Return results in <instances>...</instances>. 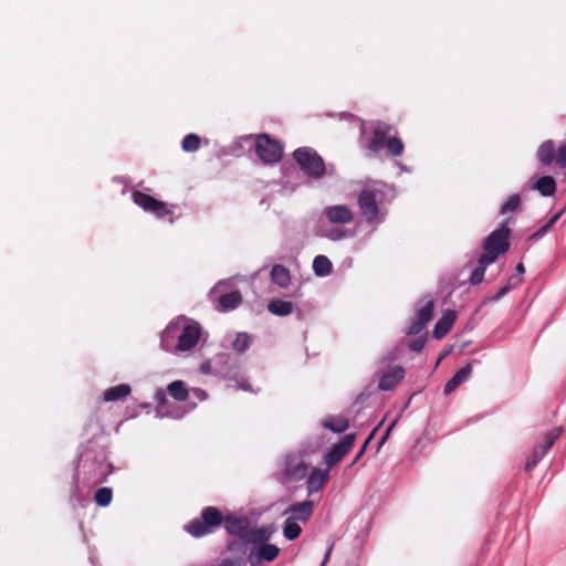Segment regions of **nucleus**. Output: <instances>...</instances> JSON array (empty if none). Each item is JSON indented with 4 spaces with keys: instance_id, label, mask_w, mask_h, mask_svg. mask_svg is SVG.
Listing matches in <instances>:
<instances>
[{
    "instance_id": "2f4dec72",
    "label": "nucleus",
    "mask_w": 566,
    "mask_h": 566,
    "mask_svg": "<svg viewBox=\"0 0 566 566\" xmlns=\"http://www.w3.org/2000/svg\"><path fill=\"white\" fill-rule=\"evenodd\" d=\"M323 237H325L332 241H339V240L353 237V232L349 230L339 228V227H334V228L324 230Z\"/></svg>"
},
{
    "instance_id": "3c124183",
    "label": "nucleus",
    "mask_w": 566,
    "mask_h": 566,
    "mask_svg": "<svg viewBox=\"0 0 566 566\" xmlns=\"http://www.w3.org/2000/svg\"><path fill=\"white\" fill-rule=\"evenodd\" d=\"M373 437H374V432H371V433H370V436L366 439V441H365V443L363 444V447H361L360 451L358 452V454H357V457H356L355 461H356L358 458H360V457H361V454L364 453V451H365V449H366V447H367L368 442L373 439Z\"/></svg>"
},
{
    "instance_id": "473e14b6",
    "label": "nucleus",
    "mask_w": 566,
    "mask_h": 566,
    "mask_svg": "<svg viewBox=\"0 0 566 566\" xmlns=\"http://www.w3.org/2000/svg\"><path fill=\"white\" fill-rule=\"evenodd\" d=\"M433 316V301L428 300L417 311L416 318L428 324Z\"/></svg>"
},
{
    "instance_id": "4be33fe9",
    "label": "nucleus",
    "mask_w": 566,
    "mask_h": 566,
    "mask_svg": "<svg viewBox=\"0 0 566 566\" xmlns=\"http://www.w3.org/2000/svg\"><path fill=\"white\" fill-rule=\"evenodd\" d=\"M531 188L543 197H551L556 192V181L552 176H542Z\"/></svg>"
},
{
    "instance_id": "ddd939ff",
    "label": "nucleus",
    "mask_w": 566,
    "mask_h": 566,
    "mask_svg": "<svg viewBox=\"0 0 566 566\" xmlns=\"http://www.w3.org/2000/svg\"><path fill=\"white\" fill-rule=\"evenodd\" d=\"M323 214L333 224H347L354 220L353 211L343 205L328 206Z\"/></svg>"
},
{
    "instance_id": "de8ad7c7",
    "label": "nucleus",
    "mask_w": 566,
    "mask_h": 566,
    "mask_svg": "<svg viewBox=\"0 0 566 566\" xmlns=\"http://www.w3.org/2000/svg\"><path fill=\"white\" fill-rule=\"evenodd\" d=\"M511 291V286H503L501 287L497 293L495 294L494 296V300H500L501 297H503L504 295H506L509 292Z\"/></svg>"
},
{
    "instance_id": "4c0bfd02",
    "label": "nucleus",
    "mask_w": 566,
    "mask_h": 566,
    "mask_svg": "<svg viewBox=\"0 0 566 566\" xmlns=\"http://www.w3.org/2000/svg\"><path fill=\"white\" fill-rule=\"evenodd\" d=\"M249 344H250L249 334L238 333L232 346L235 352L243 353L248 349Z\"/></svg>"
},
{
    "instance_id": "f257e3e1",
    "label": "nucleus",
    "mask_w": 566,
    "mask_h": 566,
    "mask_svg": "<svg viewBox=\"0 0 566 566\" xmlns=\"http://www.w3.org/2000/svg\"><path fill=\"white\" fill-rule=\"evenodd\" d=\"M386 185L373 182L363 188L358 196V207L367 223L378 226L385 220V213L380 210L386 196Z\"/></svg>"
},
{
    "instance_id": "b1692460",
    "label": "nucleus",
    "mask_w": 566,
    "mask_h": 566,
    "mask_svg": "<svg viewBox=\"0 0 566 566\" xmlns=\"http://www.w3.org/2000/svg\"><path fill=\"white\" fill-rule=\"evenodd\" d=\"M270 275L272 282L280 287H287L291 283L290 271L282 264L273 265Z\"/></svg>"
},
{
    "instance_id": "c85d7f7f",
    "label": "nucleus",
    "mask_w": 566,
    "mask_h": 566,
    "mask_svg": "<svg viewBox=\"0 0 566 566\" xmlns=\"http://www.w3.org/2000/svg\"><path fill=\"white\" fill-rule=\"evenodd\" d=\"M333 265L325 255H317L313 261V271L317 276H326L332 272Z\"/></svg>"
},
{
    "instance_id": "39448f33",
    "label": "nucleus",
    "mask_w": 566,
    "mask_h": 566,
    "mask_svg": "<svg viewBox=\"0 0 566 566\" xmlns=\"http://www.w3.org/2000/svg\"><path fill=\"white\" fill-rule=\"evenodd\" d=\"M270 539H260L256 542H249L252 547L248 553V563L250 566H261L263 563H272L280 554V548L269 543Z\"/></svg>"
},
{
    "instance_id": "20e7f679",
    "label": "nucleus",
    "mask_w": 566,
    "mask_h": 566,
    "mask_svg": "<svg viewBox=\"0 0 566 566\" xmlns=\"http://www.w3.org/2000/svg\"><path fill=\"white\" fill-rule=\"evenodd\" d=\"M222 522L224 518L220 511L213 506H207L201 512V520H192L185 530L195 537H201L212 533Z\"/></svg>"
},
{
    "instance_id": "4d7b16f0",
    "label": "nucleus",
    "mask_w": 566,
    "mask_h": 566,
    "mask_svg": "<svg viewBox=\"0 0 566 566\" xmlns=\"http://www.w3.org/2000/svg\"><path fill=\"white\" fill-rule=\"evenodd\" d=\"M541 238H543V235L538 232V230H536V231H535V232L530 237V239H531V240H538V239H541Z\"/></svg>"
},
{
    "instance_id": "f03ea898",
    "label": "nucleus",
    "mask_w": 566,
    "mask_h": 566,
    "mask_svg": "<svg viewBox=\"0 0 566 566\" xmlns=\"http://www.w3.org/2000/svg\"><path fill=\"white\" fill-rule=\"evenodd\" d=\"M224 528L230 535L238 536L244 544L260 539H271L272 526L252 527L247 517L227 516Z\"/></svg>"
},
{
    "instance_id": "13d9d810",
    "label": "nucleus",
    "mask_w": 566,
    "mask_h": 566,
    "mask_svg": "<svg viewBox=\"0 0 566 566\" xmlns=\"http://www.w3.org/2000/svg\"><path fill=\"white\" fill-rule=\"evenodd\" d=\"M240 384V388L243 389V390H250V387L248 386V384L245 381H241L239 382Z\"/></svg>"
},
{
    "instance_id": "7ed1b4c3",
    "label": "nucleus",
    "mask_w": 566,
    "mask_h": 566,
    "mask_svg": "<svg viewBox=\"0 0 566 566\" xmlns=\"http://www.w3.org/2000/svg\"><path fill=\"white\" fill-rule=\"evenodd\" d=\"M293 158L308 177L317 179L326 174L323 158L311 147H300L295 149Z\"/></svg>"
},
{
    "instance_id": "393cba45",
    "label": "nucleus",
    "mask_w": 566,
    "mask_h": 566,
    "mask_svg": "<svg viewBox=\"0 0 566 566\" xmlns=\"http://www.w3.org/2000/svg\"><path fill=\"white\" fill-rule=\"evenodd\" d=\"M132 389L129 385L120 384L117 386L109 387L104 391L105 401H117L126 398L130 394Z\"/></svg>"
},
{
    "instance_id": "7c9ffc66",
    "label": "nucleus",
    "mask_w": 566,
    "mask_h": 566,
    "mask_svg": "<svg viewBox=\"0 0 566 566\" xmlns=\"http://www.w3.org/2000/svg\"><path fill=\"white\" fill-rule=\"evenodd\" d=\"M324 428L335 432V433H342L346 431L349 427L348 420L342 417L334 418L331 420H325L323 422Z\"/></svg>"
},
{
    "instance_id": "a211bd4d",
    "label": "nucleus",
    "mask_w": 566,
    "mask_h": 566,
    "mask_svg": "<svg viewBox=\"0 0 566 566\" xmlns=\"http://www.w3.org/2000/svg\"><path fill=\"white\" fill-rule=\"evenodd\" d=\"M403 377V368L400 366H395L379 379L378 386L381 390H391L402 380Z\"/></svg>"
},
{
    "instance_id": "c03bdc74",
    "label": "nucleus",
    "mask_w": 566,
    "mask_h": 566,
    "mask_svg": "<svg viewBox=\"0 0 566 566\" xmlns=\"http://www.w3.org/2000/svg\"><path fill=\"white\" fill-rule=\"evenodd\" d=\"M424 344H426V339L423 337H420V338L412 340L409 344V348H410V350H412L415 353H420L423 349Z\"/></svg>"
},
{
    "instance_id": "412c9836",
    "label": "nucleus",
    "mask_w": 566,
    "mask_h": 566,
    "mask_svg": "<svg viewBox=\"0 0 566 566\" xmlns=\"http://www.w3.org/2000/svg\"><path fill=\"white\" fill-rule=\"evenodd\" d=\"M536 157L544 167H548L556 158V149L553 140H545L537 149Z\"/></svg>"
},
{
    "instance_id": "5fc2aeb1",
    "label": "nucleus",
    "mask_w": 566,
    "mask_h": 566,
    "mask_svg": "<svg viewBox=\"0 0 566 566\" xmlns=\"http://www.w3.org/2000/svg\"><path fill=\"white\" fill-rule=\"evenodd\" d=\"M331 554H332V546H331V547H328V549L326 551L325 556H324V560H323V563H322V565H321V566H325V564H326V563H327V560L329 559Z\"/></svg>"
},
{
    "instance_id": "aec40b11",
    "label": "nucleus",
    "mask_w": 566,
    "mask_h": 566,
    "mask_svg": "<svg viewBox=\"0 0 566 566\" xmlns=\"http://www.w3.org/2000/svg\"><path fill=\"white\" fill-rule=\"evenodd\" d=\"M313 509L314 503L310 500H306L291 505L285 511V514L291 513V516L297 518L298 521L306 522L311 517Z\"/></svg>"
},
{
    "instance_id": "c756f323",
    "label": "nucleus",
    "mask_w": 566,
    "mask_h": 566,
    "mask_svg": "<svg viewBox=\"0 0 566 566\" xmlns=\"http://www.w3.org/2000/svg\"><path fill=\"white\" fill-rule=\"evenodd\" d=\"M167 389L169 395L178 401H184L188 398V390L181 380L170 382Z\"/></svg>"
},
{
    "instance_id": "0eeeda50",
    "label": "nucleus",
    "mask_w": 566,
    "mask_h": 566,
    "mask_svg": "<svg viewBox=\"0 0 566 566\" xmlns=\"http://www.w3.org/2000/svg\"><path fill=\"white\" fill-rule=\"evenodd\" d=\"M255 151L265 164H275L281 160L283 149L281 144L269 135H260L255 143Z\"/></svg>"
},
{
    "instance_id": "58836bf2",
    "label": "nucleus",
    "mask_w": 566,
    "mask_h": 566,
    "mask_svg": "<svg viewBox=\"0 0 566 566\" xmlns=\"http://www.w3.org/2000/svg\"><path fill=\"white\" fill-rule=\"evenodd\" d=\"M499 254L489 250H484V253L479 258L478 264L486 269L490 264L494 263Z\"/></svg>"
},
{
    "instance_id": "8fccbe9b",
    "label": "nucleus",
    "mask_w": 566,
    "mask_h": 566,
    "mask_svg": "<svg viewBox=\"0 0 566 566\" xmlns=\"http://www.w3.org/2000/svg\"><path fill=\"white\" fill-rule=\"evenodd\" d=\"M373 437H374V432H371V433H370V436L366 439V441H365V443L363 444V447H361L360 451L358 452V454H357V457H356L355 461H356L358 458H360V457H361V454L364 453V451H365V449H366V447H367L368 442L373 439Z\"/></svg>"
},
{
    "instance_id": "423d86ee",
    "label": "nucleus",
    "mask_w": 566,
    "mask_h": 566,
    "mask_svg": "<svg viewBox=\"0 0 566 566\" xmlns=\"http://www.w3.org/2000/svg\"><path fill=\"white\" fill-rule=\"evenodd\" d=\"M510 219L503 220L499 228L492 231L484 240L483 250L503 254L510 249L511 229L509 227Z\"/></svg>"
},
{
    "instance_id": "a19ab883",
    "label": "nucleus",
    "mask_w": 566,
    "mask_h": 566,
    "mask_svg": "<svg viewBox=\"0 0 566 566\" xmlns=\"http://www.w3.org/2000/svg\"><path fill=\"white\" fill-rule=\"evenodd\" d=\"M560 216H562V211L552 216L549 218V220L544 226H542L539 229H537L538 232L544 237L552 229V227L558 221Z\"/></svg>"
},
{
    "instance_id": "dca6fc26",
    "label": "nucleus",
    "mask_w": 566,
    "mask_h": 566,
    "mask_svg": "<svg viewBox=\"0 0 566 566\" xmlns=\"http://www.w3.org/2000/svg\"><path fill=\"white\" fill-rule=\"evenodd\" d=\"M329 479V471L327 469H313L307 478L306 485L308 494L321 491Z\"/></svg>"
},
{
    "instance_id": "6e6552de",
    "label": "nucleus",
    "mask_w": 566,
    "mask_h": 566,
    "mask_svg": "<svg viewBox=\"0 0 566 566\" xmlns=\"http://www.w3.org/2000/svg\"><path fill=\"white\" fill-rule=\"evenodd\" d=\"M201 336V327L198 323L189 322L182 316L180 325L179 338L177 342V353L188 352L192 349L199 342Z\"/></svg>"
},
{
    "instance_id": "49530a36",
    "label": "nucleus",
    "mask_w": 566,
    "mask_h": 566,
    "mask_svg": "<svg viewBox=\"0 0 566 566\" xmlns=\"http://www.w3.org/2000/svg\"><path fill=\"white\" fill-rule=\"evenodd\" d=\"M521 283H522V279L518 277L517 275H513L509 279L506 286H511V290H512V289H515L516 286H518Z\"/></svg>"
},
{
    "instance_id": "79ce46f5",
    "label": "nucleus",
    "mask_w": 566,
    "mask_h": 566,
    "mask_svg": "<svg viewBox=\"0 0 566 566\" xmlns=\"http://www.w3.org/2000/svg\"><path fill=\"white\" fill-rule=\"evenodd\" d=\"M555 163L560 168L566 167V144L562 145L556 151Z\"/></svg>"
},
{
    "instance_id": "bf43d9fd",
    "label": "nucleus",
    "mask_w": 566,
    "mask_h": 566,
    "mask_svg": "<svg viewBox=\"0 0 566 566\" xmlns=\"http://www.w3.org/2000/svg\"><path fill=\"white\" fill-rule=\"evenodd\" d=\"M157 413H159L161 417L167 416V413L163 411V407L157 409Z\"/></svg>"
},
{
    "instance_id": "f8f14e48",
    "label": "nucleus",
    "mask_w": 566,
    "mask_h": 566,
    "mask_svg": "<svg viewBox=\"0 0 566 566\" xmlns=\"http://www.w3.org/2000/svg\"><path fill=\"white\" fill-rule=\"evenodd\" d=\"M182 316L170 322L160 335V346L164 350L169 353H177V342L179 338L180 325Z\"/></svg>"
},
{
    "instance_id": "09e8293b",
    "label": "nucleus",
    "mask_w": 566,
    "mask_h": 566,
    "mask_svg": "<svg viewBox=\"0 0 566 566\" xmlns=\"http://www.w3.org/2000/svg\"><path fill=\"white\" fill-rule=\"evenodd\" d=\"M228 285H229V284H228L227 282H223V281L219 282V283H218V284H217V285L211 290V292H210L211 296L216 295V294H217V292H219V291L221 290V287H223V286H228Z\"/></svg>"
},
{
    "instance_id": "e433bc0d",
    "label": "nucleus",
    "mask_w": 566,
    "mask_h": 566,
    "mask_svg": "<svg viewBox=\"0 0 566 566\" xmlns=\"http://www.w3.org/2000/svg\"><path fill=\"white\" fill-rule=\"evenodd\" d=\"M521 206V197L515 193L509 197V199L502 205L500 209L501 214L514 212Z\"/></svg>"
},
{
    "instance_id": "f3484780",
    "label": "nucleus",
    "mask_w": 566,
    "mask_h": 566,
    "mask_svg": "<svg viewBox=\"0 0 566 566\" xmlns=\"http://www.w3.org/2000/svg\"><path fill=\"white\" fill-rule=\"evenodd\" d=\"M457 318V313L448 310L436 323L432 335L436 339H442L451 329Z\"/></svg>"
},
{
    "instance_id": "5701e85b",
    "label": "nucleus",
    "mask_w": 566,
    "mask_h": 566,
    "mask_svg": "<svg viewBox=\"0 0 566 566\" xmlns=\"http://www.w3.org/2000/svg\"><path fill=\"white\" fill-rule=\"evenodd\" d=\"M472 373L471 365H465L464 367L460 368L453 377L444 386V394H451L453 390H455L463 381H465L469 376Z\"/></svg>"
},
{
    "instance_id": "72a5a7b5",
    "label": "nucleus",
    "mask_w": 566,
    "mask_h": 566,
    "mask_svg": "<svg viewBox=\"0 0 566 566\" xmlns=\"http://www.w3.org/2000/svg\"><path fill=\"white\" fill-rule=\"evenodd\" d=\"M385 147L387 148L388 154L392 157L400 156L405 149L402 140L398 137L388 138Z\"/></svg>"
},
{
    "instance_id": "a18cd8bd",
    "label": "nucleus",
    "mask_w": 566,
    "mask_h": 566,
    "mask_svg": "<svg viewBox=\"0 0 566 566\" xmlns=\"http://www.w3.org/2000/svg\"><path fill=\"white\" fill-rule=\"evenodd\" d=\"M219 566H241L239 558H223Z\"/></svg>"
},
{
    "instance_id": "6e6d98bb",
    "label": "nucleus",
    "mask_w": 566,
    "mask_h": 566,
    "mask_svg": "<svg viewBox=\"0 0 566 566\" xmlns=\"http://www.w3.org/2000/svg\"><path fill=\"white\" fill-rule=\"evenodd\" d=\"M193 391H195L196 396L198 398H200L201 400H203L206 398V392L202 389H195Z\"/></svg>"
},
{
    "instance_id": "ea45409f",
    "label": "nucleus",
    "mask_w": 566,
    "mask_h": 566,
    "mask_svg": "<svg viewBox=\"0 0 566 566\" xmlns=\"http://www.w3.org/2000/svg\"><path fill=\"white\" fill-rule=\"evenodd\" d=\"M485 270L486 269H484L483 266L478 264L476 268L473 270V272L470 275V279H469L470 283L472 285L480 284L484 279Z\"/></svg>"
},
{
    "instance_id": "9d476101",
    "label": "nucleus",
    "mask_w": 566,
    "mask_h": 566,
    "mask_svg": "<svg viewBox=\"0 0 566 566\" xmlns=\"http://www.w3.org/2000/svg\"><path fill=\"white\" fill-rule=\"evenodd\" d=\"M132 198L137 206L145 211L156 214L158 218H164L172 213V209H170L166 202L159 201L144 192L134 191Z\"/></svg>"
},
{
    "instance_id": "c9c22d12",
    "label": "nucleus",
    "mask_w": 566,
    "mask_h": 566,
    "mask_svg": "<svg viewBox=\"0 0 566 566\" xmlns=\"http://www.w3.org/2000/svg\"><path fill=\"white\" fill-rule=\"evenodd\" d=\"M113 492L111 488H99L95 493V502L99 506H107L112 502Z\"/></svg>"
},
{
    "instance_id": "a878e982",
    "label": "nucleus",
    "mask_w": 566,
    "mask_h": 566,
    "mask_svg": "<svg viewBox=\"0 0 566 566\" xmlns=\"http://www.w3.org/2000/svg\"><path fill=\"white\" fill-rule=\"evenodd\" d=\"M268 310L276 316H287L293 312V304L290 301L273 300L268 304Z\"/></svg>"
},
{
    "instance_id": "6ab92c4d",
    "label": "nucleus",
    "mask_w": 566,
    "mask_h": 566,
    "mask_svg": "<svg viewBox=\"0 0 566 566\" xmlns=\"http://www.w3.org/2000/svg\"><path fill=\"white\" fill-rule=\"evenodd\" d=\"M217 302L216 308L218 311L228 312L237 308L241 304L242 296L239 291H233L222 294L218 297Z\"/></svg>"
},
{
    "instance_id": "bb28decb",
    "label": "nucleus",
    "mask_w": 566,
    "mask_h": 566,
    "mask_svg": "<svg viewBox=\"0 0 566 566\" xmlns=\"http://www.w3.org/2000/svg\"><path fill=\"white\" fill-rule=\"evenodd\" d=\"M112 472V464L106 463L104 454L97 460L93 472V483H103L106 476Z\"/></svg>"
},
{
    "instance_id": "2eb2a0df",
    "label": "nucleus",
    "mask_w": 566,
    "mask_h": 566,
    "mask_svg": "<svg viewBox=\"0 0 566 566\" xmlns=\"http://www.w3.org/2000/svg\"><path fill=\"white\" fill-rule=\"evenodd\" d=\"M391 127L387 124L380 123L374 128L373 138L369 142L368 149L373 153H378L382 149L388 140V134Z\"/></svg>"
},
{
    "instance_id": "cd10ccee",
    "label": "nucleus",
    "mask_w": 566,
    "mask_h": 566,
    "mask_svg": "<svg viewBox=\"0 0 566 566\" xmlns=\"http://www.w3.org/2000/svg\"><path fill=\"white\" fill-rule=\"evenodd\" d=\"M297 521L298 520L293 516H290L284 521L283 535L289 541H294L301 535L302 528Z\"/></svg>"
},
{
    "instance_id": "1a4fd4ad",
    "label": "nucleus",
    "mask_w": 566,
    "mask_h": 566,
    "mask_svg": "<svg viewBox=\"0 0 566 566\" xmlns=\"http://www.w3.org/2000/svg\"><path fill=\"white\" fill-rule=\"evenodd\" d=\"M563 431H564L563 427H556L545 434L544 443L536 446L532 452V455L526 461L525 468H524L525 471L530 472L537 465V463L543 459V457L547 453V451L554 446L556 440L560 437Z\"/></svg>"
},
{
    "instance_id": "9b49d317",
    "label": "nucleus",
    "mask_w": 566,
    "mask_h": 566,
    "mask_svg": "<svg viewBox=\"0 0 566 566\" xmlns=\"http://www.w3.org/2000/svg\"><path fill=\"white\" fill-rule=\"evenodd\" d=\"M355 442V433L346 434L338 443L334 444L325 455L328 468L336 465L352 449Z\"/></svg>"
},
{
    "instance_id": "864d4df0",
    "label": "nucleus",
    "mask_w": 566,
    "mask_h": 566,
    "mask_svg": "<svg viewBox=\"0 0 566 566\" xmlns=\"http://www.w3.org/2000/svg\"><path fill=\"white\" fill-rule=\"evenodd\" d=\"M516 274L518 277H521L525 273V268L523 263H518L515 268Z\"/></svg>"
},
{
    "instance_id": "4468645a",
    "label": "nucleus",
    "mask_w": 566,
    "mask_h": 566,
    "mask_svg": "<svg viewBox=\"0 0 566 566\" xmlns=\"http://www.w3.org/2000/svg\"><path fill=\"white\" fill-rule=\"evenodd\" d=\"M307 465L296 457H287L285 461V478L290 481H300L307 475Z\"/></svg>"
},
{
    "instance_id": "603ef678",
    "label": "nucleus",
    "mask_w": 566,
    "mask_h": 566,
    "mask_svg": "<svg viewBox=\"0 0 566 566\" xmlns=\"http://www.w3.org/2000/svg\"><path fill=\"white\" fill-rule=\"evenodd\" d=\"M395 424H396V421H394V422H392V423L387 428V430H386L385 434L382 436L381 440L379 441V444H382V443L386 441V439L388 438V436H389V433H390V431H391V429L394 428V426H395Z\"/></svg>"
},
{
    "instance_id": "f704fd0d",
    "label": "nucleus",
    "mask_w": 566,
    "mask_h": 566,
    "mask_svg": "<svg viewBox=\"0 0 566 566\" xmlns=\"http://www.w3.org/2000/svg\"><path fill=\"white\" fill-rule=\"evenodd\" d=\"M200 137L196 134H188L181 142V147L185 151L192 153L200 147Z\"/></svg>"
},
{
    "instance_id": "37998d69",
    "label": "nucleus",
    "mask_w": 566,
    "mask_h": 566,
    "mask_svg": "<svg viewBox=\"0 0 566 566\" xmlns=\"http://www.w3.org/2000/svg\"><path fill=\"white\" fill-rule=\"evenodd\" d=\"M427 324H424L423 322L415 318L409 328H408V334L409 335H417L419 334L424 327H426Z\"/></svg>"
}]
</instances>
